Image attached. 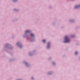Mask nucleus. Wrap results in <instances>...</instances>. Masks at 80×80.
Returning <instances> with one entry per match:
<instances>
[{
  "label": "nucleus",
  "mask_w": 80,
  "mask_h": 80,
  "mask_svg": "<svg viewBox=\"0 0 80 80\" xmlns=\"http://www.w3.org/2000/svg\"><path fill=\"white\" fill-rule=\"evenodd\" d=\"M65 41L64 42V43H68V42H69V41H70L69 38L67 36H66L65 37Z\"/></svg>",
  "instance_id": "f257e3e1"
},
{
  "label": "nucleus",
  "mask_w": 80,
  "mask_h": 80,
  "mask_svg": "<svg viewBox=\"0 0 80 80\" xmlns=\"http://www.w3.org/2000/svg\"><path fill=\"white\" fill-rule=\"evenodd\" d=\"M80 8V5L79 6H76L75 7V8Z\"/></svg>",
  "instance_id": "f03ea898"
},
{
  "label": "nucleus",
  "mask_w": 80,
  "mask_h": 80,
  "mask_svg": "<svg viewBox=\"0 0 80 80\" xmlns=\"http://www.w3.org/2000/svg\"><path fill=\"white\" fill-rule=\"evenodd\" d=\"M30 32V31L29 30H27L26 31L25 33H29V32Z\"/></svg>",
  "instance_id": "7ed1b4c3"
},
{
  "label": "nucleus",
  "mask_w": 80,
  "mask_h": 80,
  "mask_svg": "<svg viewBox=\"0 0 80 80\" xmlns=\"http://www.w3.org/2000/svg\"><path fill=\"white\" fill-rule=\"evenodd\" d=\"M31 37H33V34L32 33L31 34Z\"/></svg>",
  "instance_id": "20e7f679"
},
{
  "label": "nucleus",
  "mask_w": 80,
  "mask_h": 80,
  "mask_svg": "<svg viewBox=\"0 0 80 80\" xmlns=\"http://www.w3.org/2000/svg\"><path fill=\"white\" fill-rule=\"evenodd\" d=\"M42 41L43 42H46V41L45 40H42Z\"/></svg>",
  "instance_id": "39448f33"
},
{
  "label": "nucleus",
  "mask_w": 80,
  "mask_h": 80,
  "mask_svg": "<svg viewBox=\"0 0 80 80\" xmlns=\"http://www.w3.org/2000/svg\"><path fill=\"white\" fill-rule=\"evenodd\" d=\"M78 53V52H75V54H76V55H77V54Z\"/></svg>",
  "instance_id": "423d86ee"
},
{
  "label": "nucleus",
  "mask_w": 80,
  "mask_h": 80,
  "mask_svg": "<svg viewBox=\"0 0 80 80\" xmlns=\"http://www.w3.org/2000/svg\"><path fill=\"white\" fill-rule=\"evenodd\" d=\"M50 44V43L48 42V45H49V44Z\"/></svg>",
  "instance_id": "0eeeda50"
},
{
  "label": "nucleus",
  "mask_w": 80,
  "mask_h": 80,
  "mask_svg": "<svg viewBox=\"0 0 80 80\" xmlns=\"http://www.w3.org/2000/svg\"><path fill=\"white\" fill-rule=\"evenodd\" d=\"M33 78H32V79H33Z\"/></svg>",
  "instance_id": "6e6552de"
},
{
  "label": "nucleus",
  "mask_w": 80,
  "mask_h": 80,
  "mask_svg": "<svg viewBox=\"0 0 80 80\" xmlns=\"http://www.w3.org/2000/svg\"><path fill=\"white\" fill-rule=\"evenodd\" d=\"M48 48H49V47L48 46Z\"/></svg>",
  "instance_id": "1a4fd4ad"
}]
</instances>
